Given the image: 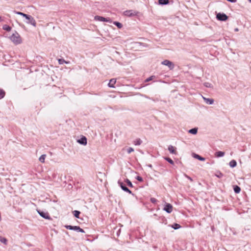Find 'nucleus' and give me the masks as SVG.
I'll return each mask as SVG.
<instances>
[{
  "label": "nucleus",
  "mask_w": 251,
  "mask_h": 251,
  "mask_svg": "<svg viewBox=\"0 0 251 251\" xmlns=\"http://www.w3.org/2000/svg\"><path fill=\"white\" fill-rule=\"evenodd\" d=\"M10 39L16 45L19 44L22 42L21 37L17 31H15V33L10 37Z\"/></svg>",
  "instance_id": "f257e3e1"
},
{
  "label": "nucleus",
  "mask_w": 251,
  "mask_h": 251,
  "mask_svg": "<svg viewBox=\"0 0 251 251\" xmlns=\"http://www.w3.org/2000/svg\"><path fill=\"white\" fill-rule=\"evenodd\" d=\"M138 12L134 10H128L124 12V15L127 17H132L137 15Z\"/></svg>",
  "instance_id": "f03ea898"
},
{
  "label": "nucleus",
  "mask_w": 251,
  "mask_h": 251,
  "mask_svg": "<svg viewBox=\"0 0 251 251\" xmlns=\"http://www.w3.org/2000/svg\"><path fill=\"white\" fill-rule=\"evenodd\" d=\"M216 18L220 21H226L228 19V16L224 13H218L216 15Z\"/></svg>",
  "instance_id": "7ed1b4c3"
},
{
  "label": "nucleus",
  "mask_w": 251,
  "mask_h": 251,
  "mask_svg": "<svg viewBox=\"0 0 251 251\" xmlns=\"http://www.w3.org/2000/svg\"><path fill=\"white\" fill-rule=\"evenodd\" d=\"M28 17L25 18L27 20V21L25 22L26 23L30 24L35 27L36 26V22L34 18L29 15H28Z\"/></svg>",
  "instance_id": "20e7f679"
},
{
  "label": "nucleus",
  "mask_w": 251,
  "mask_h": 251,
  "mask_svg": "<svg viewBox=\"0 0 251 251\" xmlns=\"http://www.w3.org/2000/svg\"><path fill=\"white\" fill-rule=\"evenodd\" d=\"M161 64L168 66L171 70L174 69L175 67L173 63L169 60H164L161 62Z\"/></svg>",
  "instance_id": "39448f33"
},
{
  "label": "nucleus",
  "mask_w": 251,
  "mask_h": 251,
  "mask_svg": "<svg viewBox=\"0 0 251 251\" xmlns=\"http://www.w3.org/2000/svg\"><path fill=\"white\" fill-rule=\"evenodd\" d=\"M37 211L38 214L44 219L48 220L51 219V218L48 212H46L40 210H37Z\"/></svg>",
  "instance_id": "423d86ee"
},
{
  "label": "nucleus",
  "mask_w": 251,
  "mask_h": 251,
  "mask_svg": "<svg viewBox=\"0 0 251 251\" xmlns=\"http://www.w3.org/2000/svg\"><path fill=\"white\" fill-rule=\"evenodd\" d=\"M163 210L168 213H171L173 211V206L169 203H165Z\"/></svg>",
  "instance_id": "0eeeda50"
},
{
  "label": "nucleus",
  "mask_w": 251,
  "mask_h": 251,
  "mask_svg": "<svg viewBox=\"0 0 251 251\" xmlns=\"http://www.w3.org/2000/svg\"><path fill=\"white\" fill-rule=\"evenodd\" d=\"M95 20L100 21V22H110L111 21L110 18H105L104 17L100 16H96L95 17Z\"/></svg>",
  "instance_id": "6e6552de"
},
{
  "label": "nucleus",
  "mask_w": 251,
  "mask_h": 251,
  "mask_svg": "<svg viewBox=\"0 0 251 251\" xmlns=\"http://www.w3.org/2000/svg\"><path fill=\"white\" fill-rule=\"evenodd\" d=\"M77 142L81 145H86L87 144V138L85 136H82L77 140Z\"/></svg>",
  "instance_id": "1a4fd4ad"
},
{
  "label": "nucleus",
  "mask_w": 251,
  "mask_h": 251,
  "mask_svg": "<svg viewBox=\"0 0 251 251\" xmlns=\"http://www.w3.org/2000/svg\"><path fill=\"white\" fill-rule=\"evenodd\" d=\"M193 157H194L196 159H197L200 161H205V158L200 156V155L198 154H196L195 153H193Z\"/></svg>",
  "instance_id": "9d476101"
},
{
  "label": "nucleus",
  "mask_w": 251,
  "mask_h": 251,
  "mask_svg": "<svg viewBox=\"0 0 251 251\" xmlns=\"http://www.w3.org/2000/svg\"><path fill=\"white\" fill-rule=\"evenodd\" d=\"M204 101L208 104H212L214 103V100L212 99L206 98L203 97Z\"/></svg>",
  "instance_id": "9b49d317"
},
{
  "label": "nucleus",
  "mask_w": 251,
  "mask_h": 251,
  "mask_svg": "<svg viewBox=\"0 0 251 251\" xmlns=\"http://www.w3.org/2000/svg\"><path fill=\"white\" fill-rule=\"evenodd\" d=\"M116 82V80L115 78H112L110 80L108 84V85L109 87L114 88V85L115 84Z\"/></svg>",
  "instance_id": "f8f14e48"
},
{
  "label": "nucleus",
  "mask_w": 251,
  "mask_h": 251,
  "mask_svg": "<svg viewBox=\"0 0 251 251\" xmlns=\"http://www.w3.org/2000/svg\"><path fill=\"white\" fill-rule=\"evenodd\" d=\"M168 150L171 153L175 154H176V151L175 148L172 145H170L168 147Z\"/></svg>",
  "instance_id": "ddd939ff"
},
{
  "label": "nucleus",
  "mask_w": 251,
  "mask_h": 251,
  "mask_svg": "<svg viewBox=\"0 0 251 251\" xmlns=\"http://www.w3.org/2000/svg\"><path fill=\"white\" fill-rule=\"evenodd\" d=\"M225 152L222 151H218L215 153V155L217 157H221L224 156Z\"/></svg>",
  "instance_id": "4468645a"
},
{
  "label": "nucleus",
  "mask_w": 251,
  "mask_h": 251,
  "mask_svg": "<svg viewBox=\"0 0 251 251\" xmlns=\"http://www.w3.org/2000/svg\"><path fill=\"white\" fill-rule=\"evenodd\" d=\"M158 2L159 5H166L169 3V0H158Z\"/></svg>",
  "instance_id": "2eb2a0df"
},
{
  "label": "nucleus",
  "mask_w": 251,
  "mask_h": 251,
  "mask_svg": "<svg viewBox=\"0 0 251 251\" xmlns=\"http://www.w3.org/2000/svg\"><path fill=\"white\" fill-rule=\"evenodd\" d=\"M188 132L192 134H196L198 132V128L194 127L189 130Z\"/></svg>",
  "instance_id": "dca6fc26"
},
{
  "label": "nucleus",
  "mask_w": 251,
  "mask_h": 251,
  "mask_svg": "<svg viewBox=\"0 0 251 251\" xmlns=\"http://www.w3.org/2000/svg\"><path fill=\"white\" fill-rule=\"evenodd\" d=\"M229 165L231 168H234L236 166L237 162L235 160H232L229 162Z\"/></svg>",
  "instance_id": "f3484780"
},
{
  "label": "nucleus",
  "mask_w": 251,
  "mask_h": 251,
  "mask_svg": "<svg viewBox=\"0 0 251 251\" xmlns=\"http://www.w3.org/2000/svg\"><path fill=\"white\" fill-rule=\"evenodd\" d=\"M14 12L15 13H16V14L17 15H21V16H22L23 17H25V18H27V17H28V15L27 14H26L25 13H24L22 12H20V11H14Z\"/></svg>",
  "instance_id": "a211bd4d"
},
{
  "label": "nucleus",
  "mask_w": 251,
  "mask_h": 251,
  "mask_svg": "<svg viewBox=\"0 0 251 251\" xmlns=\"http://www.w3.org/2000/svg\"><path fill=\"white\" fill-rule=\"evenodd\" d=\"M233 190L235 193L238 194L241 191V188L238 185H234L233 186Z\"/></svg>",
  "instance_id": "6ab92c4d"
},
{
  "label": "nucleus",
  "mask_w": 251,
  "mask_h": 251,
  "mask_svg": "<svg viewBox=\"0 0 251 251\" xmlns=\"http://www.w3.org/2000/svg\"><path fill=\"white\" fill-rule=\"evenodd\" d=\"M142 141L140 138L136 139L134 141V144L136 146L140 145L142 144Z\"/></svg>",
  "instance_id": "aec40b11"
},
{
  "label": "nucleus",
  "mask_w": 251,
  "mask_h": 251,
  "mask_svg": "<svg viewBox=\"0 0 251 251\" xmlns=\"http://www.w3.org/2000/svg\"><path fill=\"white\" fill-rule=\"evenodd\" d=\"M118 183L123 190H124L125 188L126 187V185L123 182L121 181L120 180L118 181Z\"/></svg>",
  "instance_id": "412c9836"
},
{
  "label": "nucleus",
  "mask_w": 251,
  "mask_h": 251,
  "mask_svg": "<svg viewBox=\"0 0 251 251\" xmlns=\"http://www.w3.org/2000/svg\"><path fill=\"white\" fill-rule=\"evenodd\" d=\"M2 29L7 31H10L11 29V27L7 25H4L2 26Z\"/></svg>",
  "instance_id": "4be33fe9"
},
{
  "label": "nucleus",
  "mask_w": 251,
  "mask_h": 251,
  "mask_svg": "<svg viewBox=\"0 0 251 251\" xmlns=\"http://www.w3.org/2000/svg\"><path fill=\"white\" fill-rule=\"evenodd\" d=\"M113 24L116 25L118 28H121L123 27V25L119 22H114Z\"/></svg>",
  "instance_id": "5701e85b"
},
{
  "label": "nucleus",
  "mask_w": 251,
  "mask_h": 251,
  "mask_svg": "<svg viewBox=\"0 0 251 251\" xmlns=\"http://www.w3.org/2000/svg\"><path fill=\"white\" fill-rule=\"evenodd\" d=\"M73 214L75 218H79V216L80 214V212L78 210H75L73 211Z\"/></svg>",
  "instance_id": "b1692460"
},
{
  "label": "nucleus",
  "mask_w": 251,
  "mask_h": 251,
  "mask_svg": "<svg viewBox=\"0 0 251 251\" xmlns=\"http://www.w3.org/2000/svg\"><path fill=\"white\" fill-rule=\"evenodd\" d=\"M180 227L181 226H180V225L176 223H175L173 225H172V227L175 229H179V228H180Z\"/></svg>",
  "instance_id": "393cba45"
},
{
  "label": "nucleus",
  "mask_w": 251,
  "mask_h": 251,
  "mask_svg": "<svg viewBox=\"0 0 251 251\" xmlns=\"http://www.w3.org/2000/svg\"><path fill=\"white\" fill-rule=\"evenodd\" d=\"M46 154H42L40 157H39V161L42 162L44 163L45 162V159L46 158Z\"/></svg>",
  "instance_id": "a878e982"
},
{
  "label": "nucleus",
  "mask_w": 251,
  "mask_h": 251,
  "mask_svg": "<svg viewBox=\"0 0 251 251\" xmlns=\"http://www.w3.org/2000/svg\"><path fill=\"white\" fill-rule=\"evenodd\" d=\"M164 159L165 160L168 161L171 164L173 165L174 164V161L171 158H170L169 157H164Z\"/></svg>",
  "instance_id": "bb28decb"
},
{
  "label": "nucleus",
  "mask_w": 251,
  "mask_h": 251,
  "mask_svg": "<svg viewBox=\"0 0 251 251\" xmlns=\"http://www.w3.org/2000/svg\"><path fill=\"white\" fill-rule=\"evenodd\" d=\"M0 241L3 243L5 245H6L7 244V239L4 238V237H0Z\"/></svg>",
  "instance_id": "cd10ccee"
},
{
  "label": "nucleus",
  "mask_w": 251,
  "mask_h": 251,
  "mask_svg": "<svg viewBox=\"0 0 251 251\" xmlns=\"http://www.w3.org/2000/svg\"><path fill=\"white\" fill-rule=\"evenodd\" d=\"M5 95V92L2 90L0 89V99H2Z\"/></svg>",
  "instance_id": "c85d7f7f"
},
{
  "label": "nucleus",
  "mask_w": 251,
  "mask_h": 251,
  "mask_svg": "<svg viewBox=\"0 0 251 251\" xmlns=\"http://www.w3.org/2000/svg\"><path fill=\"white\" fill-rule=\"evenodd\" d=\"M126 182L127 185L129 187H133L131 182L128 179H127V178L126 179Z\"/></svg>",
  "instance_id": "c756f323"
},
{
  "label": "nucleus",
  "mask_w": 251,
  "mask_h": 251,
  "mask_svg": "<svg viewBox=\"0 0 251 251\" xmlns=\"http://www.w3.org/2000/svg\"><path fill=\"white\" fill-rule=\"evenodd\" d=\"M215 176L218 178H222L224 175L222 173L219 172L216 174Z\"/></svg>",
  "instance_id": "7c9ffc66"
},
{
  "label": "nucleus",
  "mask_w": 251,
  "mask_h": 251,
  "mask_svg": "<svg viewBox=\"0 0 251 251\" xmlns=\"http://www.w3.org/2000/svg\"><path fill=\"white\" fill-rule=\"evenodd\" d=\"M58 62L59 64H63L64 63H67V62L63 59H59Z\"/></svg>",
  "instance_id": "2f4dec72"
},
{
  "label": "nucleus",
  "mask_w": 251,
  "mask_h": 251,
  "mask_svg": "<svg viewBox=\"0 0 251 251\" xmlns=\"http://www.w3.org/2000/svg\"><path fill=\"white\" fill-rule=\"evenodd\" d=\"M124 191L133 195V194L132 193V192L127 187L126 188H125V190Z\"/></svg>",
  "instance_id": "473e14b6"
},
{
  "label": "nucleus",
  "mask_w": 251,
  "mask_h": 251,
  "mask_svg": "<svg viewBox=\"0 0 251 251\" xmlns=\"http://www.w3.org/2000/svg\"><path fill=\"white\" fill-rule=\"evenodd\" d=\"M124 191L133 195V194L132 193V192L127 187L126 188H125V190Z\"/></svg>",
  "instance_id": "72a5a7b5"
},
{
  "label": "nucleus",
  "mask_w": 251,
  "mask_h": 251,
  "mask_svg": "<svg viewBox=\"0 0 251 251\" xmlns=\"http://www.w3.org/2000/svg\"><path fill=\"white\" fill-rule=\"evenodd\" d=\"M79 228V226H73L72 230H75L76 231H78Z\"/></svg>",
  "instance_id": "f704fd0d"
},
{
  "label": "nucleus",
  "mask_w": 251,
  "mask_h": 251,
  "mask_svg": "<svg viewBox=\"0 0 251 251\" xmlns=\"http://www.w3.org/2000/svg\"><path fill=\"white\" fill-rule=\"evenodd\" d=\"M79 228V226H73L72 230H75L76 231H78Z\"/></svg>",
  "instance_id": "c9c22d12"
},
{
  "label": "nucleus",
  "mask_w": 251,
  "mask_h": 251,
  "mask_svg": "<svg viewBox=\"0 0 251 251\" xmlns=\"http://www.w3.org/2000/svg\"><path fill=\"white\" fill-rule=\"evenodd\" d=\"M133 151H134V149L131 147H129V148H128L127 149V152L128 154L130 153L131 152H132Z\"/></svg>",
  "instance_id": "e433bc0d"
},
{
  "label": "nucleus",
  "mask_w": 251,
  "mask_h": 251,
  "mask_svg": "<svg viewBox=\"0 0 251 251\" xmlns=\"http://www.w3.org/2000/svg\"><path fill=\"white\" fill-rule=\"evenodd\" d=\"M150 201L153 203H156L157 201V200L154 198H151Z\"/></svg>",
  "instance_id": "4c0bfd02"
},
{
  "label": "nucleus",
  "mask_w": 251,
  "mask_h": 251,
  "mask_svg": "<svg viewBox=\"0 0 251 251\" xmlns=\"http://www.w3.org/2000/svg\"><path fill=\"white\" fill-rule=\"evenodd\" d=\"M136 179L140 181V182H142L143 181V178L140 176H137L136 177Z\"/></svg>",
  "instance_id": "58836bf2"
},
{
  "label": "nucleus",
  "mask_w": 251,
  "mask_h": 251,
  "mask_svg": "<svg viewBox=\"0 0 251 251\" xmlns=\"http://www.w3.org/2000/svg\"><path fill=\"white\" fill-rule=\"evenodd\" d=\"M64 226L66 228L69 229V230H72V228H73V226H71V225H65Z\"/></svg>",
  "instance_id": "ea45409f"
},
{
  "label": "nucleus",
  "mask_w": 251,
  "mask_h": 251,
  "mask_svg": "<svg viewBox=\"0 0 251 251\" xmlns=\"http://www.w3.org/2000/svg\"><path fill=\"white\" fill-rule=\"evenodd\" d=\"M154 77V76H151L148 78H147L145 80L146 82H149L152 79V78Z\"/></svg>",
  "instance_id": "a19ab883"
},
{
  "label": "nucleus",
  "mask_w": 251,
  "mask_h": 251,
  "mask_svg": "<svg viewBox=\"0 0 251 251\" xmlns=\"http://www.w3.org/2000/svg\"><path fill=\"white\" fill-rule=\"evenodd\" d=\"M78 232H81V233H85L84 230L82 228H80V227H79V230H78Z\"/></svg>",
  "instance_id": "79ce46f5"
},
{
  "label": "nucleus",
  "mask_w": 251,
  "mask_h": 251,
  "mask_svg": "<svg viewBox=\"0 0 251 251\" xmlns=\"http://www.w3.org/2000/svg\"><path fill=\"white\" fill-rule=\"evenodd\" d=\"M204 85H205L206 87H210L211 84H210L209 83L206 82V83H205Z\"/></svg>",
  "instance_id": "37998d69"
},
{
  "label": "nucleus",
  "mask_w": 251,
  "mask_h": 251,
  "mask_svg": "<svg viewBox=\"0 0 251 251\" xmlns=\"http://www.w3.org/2000/svg\"><path fill=\"white\" fill-rule=\"evenodd\" d=\"M226 0L228 1H229L230 2H232V3L235 2L237 1V0Z\"/></svg>",
  "instance_id": "c03bdc74"
},
{
  "label": "nucleus",
  "mask_w": 251,
  "mask_h": 251,
  "mask_svg": "<svg viewBox=\"0 0 251 251\" xmlns=\"http://www.w3.org/2000/svg\"><path fill=\"white\" fill-rule=\"evenodd\" d=\"M186 177L189 179L190 180V181H193V179L192 178L190 177L189 176H186Z\"/></svg>",
  "instance_id": "a18cd8bd"
},
{
  "label": "nucleus",
  "mask_w": 251,
  "mask_h": 251,
  "mask_svg": "<svg viewBox=\"0 0 251 251\" xmlns=\"http://www.w3.org/2000/svg\"><path fill=\"white\" fill-rule=\"evenodd\" d=\"M238 30H239V29L238 28H236L234 29V31L236 32L238 31Z\"/></svg>",
  "instance_id": "49530a36"
},
{
  "label": "nucleus",
  "mask_w": 251,
  "mask_h": 251,
  "mask_svg": "<svg viewBox=\"0 0 251 251\" xmlns=\"http://www.w3.org/2000/svg\"><path fill=\"white\" fill-rule=\"evenodd\" d=\"M148 166H149V167H150V168H151V167H152V165H151V164H149V165H148Z\"/></svg>",
  "instance_id": "de8ad7c7"
},
{
  "label": "nucleus",
  "mask_w": 251,
  "mask_h": 251,
  "mask_svg": "<svg viewBox=\"0 0 251 251\" xmlns=\"http://www.w3.org/2000/svg\"><path fill=\"white\" fill-rule=\"evenodd\" d=\"M1 21H2V19L1 17V16H0V22H1Z\"/></svg>",
  "instance_id": "09e8293b"
},
{
  "label": "nucleus",
  "mask_w": 251,
  "mask_h": 251,
  "mask_svg": "<svg viewBox=\"0 0 251 251\" xmlns=\"http://www.w3.org/2000/svg\"><path fill=\"white\" fill-rule=\"evenodd\" d=\"M19 25H20V26H24V25H21V24H19Z\"/></svg>",
  "instance_id": "8fccbe9b"
},
{
  "label": "nucleus",
  "mask_w": 251,
  "mask_h": 251,
  "mask_svg": "<svg viewBox=\"0 0 251 251\" xmlns=\"http://www.w3.org/2000/svg\"><path fill=\"white\" fill-rule=\"evenodd\" d=\"M251 3V0H248Z\"/></svg>",
  "instance_id": "3c124183"
}]
</instances>
